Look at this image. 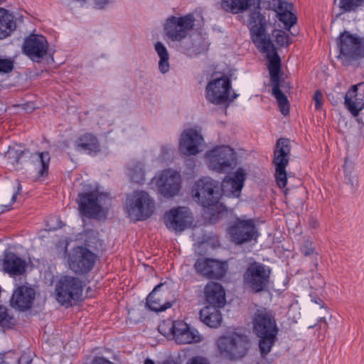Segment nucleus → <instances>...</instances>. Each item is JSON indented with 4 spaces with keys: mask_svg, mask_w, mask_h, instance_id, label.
I'll return each instance as SVG.
<instances>
[{
    "mask_svg": "<svg viewBox=\"0 0 364 364\" xmlns=\"http://www.w3.org/2000/svg\"><path fill=\"white\" fill-rule=\"evenodd\" d=\"M246 24L252 41L260 52L267 53V58L277 52L269 35L267 34L268 23L265 16L261 13L260 8L249 11Z\"/></svg>",
    "mask_w": 364,
    "mask_h": 364,
    "instance_id": "obj_1",
    "label": "nucleus"
},
{
    "mask_svg": "<svg viewBox=\"0 0 364 364\" xmlns=\"http://www.w3.org/2000/svg\"><path fill=\"white\" fill-rule=\"evenodd\" d=\"M253 330L259 338V348L262 356L267 355L277 341L278 328L274 316L267 311H257L253 319Z\"/></svg>",
    "mask_w": 364,
    "mask_h": 364,
    "instance_id": "obj_2",
    "label": "nucleus"
},
{
    "mask_svg": "<svg viewBox=\"0 0 364 364\" xmlns=\"http://www.w3.org/2000/svg\"><path fill=\"white\" fill-rule=\"evenodd\" d=\"M203 18L200 12L195 11L185 16L168 17L164 24V33L171 41H181L193 29H198L203 25Z\"/></svg>",
    "mask_w": 364,
    "mask_h": 364,
    "instance_id": "obj_3",
    "label": "nucleus"
},
{
    "mask_svg": "<svg viewBox=\"0 0 364 364\" xmlns=\"http://www.w3.org/2000/svg\"><path fill=\"white\" fill-rule=\"evenodd\" d=\"M268 70L270 76V81L272 85V95L276 98L280 112L284 116L289 113V102L287 96L284 94L291 88L290 83L282 78L283 71L281 68V59L277 52L269 55Z\"/></svg>",
    "mask_w": 364,
    "mask_h": 364,
    "instance_id": "obj_4",
    "label": "nucleus"
},
{
    "mask_svg": "<svg viewBox=\"0 0 364 364\" xmlns=\"http://www.w3.org/2000/svg\"><path fill=\"white\" fill-rule=\"evenodd\" d=\"M193 196L203 207L217 213L220 211L222 204L219 200L222 194L218 181L210 178L198 180L193 189Z\"/></svg>",
    "mask_w": 364,
    "mask_h": 364,
    "instance_id": "obj_5",
    "label": "nucleus"
},
{
    "mask_svg": "<svg viewBox=\"0 0 364 364\" xmlns=\"http://www.w3.org/2000/svg\"><path fill=\"white\" fill-rule=\"evenodd\" d=\"M271 272L270 267L262 263H250L243 274L244 287L254 294L268 291Z\"/></svg>",
    "mask_w": 364,
    "mask_h": 364,
    "instance_id": "obj_6",
    "label": "nucleus"
},
{
    "mask_svg": "<svg viewBox=\"0 0 364 364\" xmlns=\"http://www.w3.org/2000/svg\"><path fill=\"white\" fill-rule=\"evenodd\" d=\"M154 208V201L145 191H135L127 198L126 209L132 220H146L152 215Z\"/></svg>",
    "mask_w": 364,
    "mask_h": 364,
    "instance_id": "obj_7",
    "label": "nucleus"
},
{
    "mask_svg": "<svg viewBox=\"0 0 364 364\" xmlns=\"http://www.w3.org/2000/svg\"><path fill=\"white\" fill-rule=\"evenodd\" d=\"M205 155L210 168L218 173H228L236 166L235 152L228 146H217Z\"/></svg>",
    "mask_w": 364,
    "mask_h": 364,
    "instance_id": "obj_8",
    "label": "nucleus"
},
{
    "mask_svg": "<svg viewBox=\"0 0 364 364\" xmlns=\"http://www.w3.org/2000/svg\"><path fill=\"white\" fill-rule=\"evenodd\" d=\"M290 152L289 139H279L275 144L272 164L275 167L276 181L279 188H284L287 183L286 168L289 164Z\"/></svg>",
    "mask_w": 364,
    "mask_h": 364,
    "instance_id": "obj_9",
    "label": "nucleus"
},
{
    "mask_svg": "<svg viewBox=\"0 0 364 364\" xmlns=\"http://www.w3.org/2000/svg\"><path fill=\"white\" fill-rule=\"evenodd\" d=\"M230 240L236 245H243L256 240L257 229L252 219L237 218L231 222L227 229Z\"/></svg>",
    "mask_w": 364,
    "mask_h": 364,
    "instance_id": "obj_10",
    "label": "nucleus"
},
{
    "mask_svg": "<svg viewBox=\"0 0 364 364\" xmlns=\"http://www.w3.org/2000/svg\"><path fill=\"white\" fill-rule=\"evenodd\" d=\"M249 339L247 336L232 333L223 336L218 341V348L230 360L240 359L244 357L247 351Z\"/></svg>",
    "mask_w": 364,
    "mask_h": 364,
    "instance_id": "obj_11",
    "label": "nucleus"
},
{
    "mask_svg": "<svg viewBox=\"0 0 364 364\" xmlns=\"http://www.w3.org/2000/svg\"><path fill=\"white\" fill-rule=\"evenodd\" d=\"M337 44L341 58L351 60L364 57V41L356 35L348 31L341 33Z\"/></svg>",
    "mask_w": 364,
    "mask_h": 364,
    "instance_id": "obj_12",
    "label": "nucleus"
},
{
    "mask_svg": "<svg viewBox=\"0 0 364 364\" xmlns=\"http://www.w3.org/2000/svg\"><path fill=\"white\" fill-rule=\"evenodd\" d=\"M57 300L63 305L71 300L77 301L82 293V282L79 278L70 276L62 277L55 286Z\"/></svg>",
    "mask_w": 364,
    "mask_h": 364,
    "instance_id": "obj_13",
    "label": "nucleus"
},
{
    "mask_svg": "<svg viewBox=\"0 0 364 364\" xmlns=\"http://www.w3.org/2000/svg\"><path fill=\"white\" fill-rule=\"evenodd\" d=\"M96 255L90 250L83 247L74 248L69 255L70 268L77 274H85L94 267Z\"/></svg>",
    "mask_w": 364,
    "mask_h": 364,
    "instance_id": "obj_14",
    "label": "nucleus"
},
{
    "mask_svg": "<svg viewBox=\"0 0 364 364\" xmlns=\"http://www.w3.org/2000/svg\"><path fill=\"white\" fill-rule=\"evenodd\" d=\"M231 89L230 78L223 75L210 80L205 88L207 100L215 105H223L229 100V91Z\"/></svg>",
    "mask_w": 364,
    "mask_h": 364,
    "instance_id": "obj_15",
    "label": "nucleus"
},
{
    "mask_svg": "<svg viewBox=\"0 0 364 364\" xmlns=\"http://www.w3.org/2000/svg\"><path fill=\"white\" fill-rule=\"evenodd\" d=\"M48 43L42 35L31 34L24 39L22 52L33 62H40L47 54Z\"/></svg>",
    "mask_w": 364,
    "mask_h": 364,
    "instance_id": "obj_16",
    "label": "nucleus"
},
{
    "mask_svg": "<svg viewBox=\"0 0 364 364\" xmlns=\"http://www.w3.org/2000/svg\"><path fill=\"white\" fill-rule=\"evenodd\" d=\"M194 267L196 272L208 279H222L228 270L227 262L201 257L198 258Z\"/></svg>",
    "mask_w": 364,
    "mask_h": 364,
    "instance_id": "obj_17",
    "label": "nucleus"
},
{
    "mask_svg": "<svg viewBox=\"0 0 364 364\" xmlns=\"http://www.w3.org/2000/svg\"><path fill=\"white\" fill-rule=\"evenodd\" d=\"M181 182L180 173L168 169L162 171L156 181V185L163 196L171 198L180 191Z\"/></svg>",
    "mask_w": 364,
    "mask_h": 364,
    "instance_id": "obj_18",
    "label": "nucleus"
},
{
    "mask_svg": "<svg viewBox=\"0 0 364 364\" xmlns=\"http://www.w3.org/2000/svg\"><path fill=\"white\" fill-rule=\"evenodd\" d=\"M191 218L188 208L178 207L171 209L165 214L164 223L168 229L181 232L188 227Z\"/></svg>",
    "mask_w": 364,
    "mask_h": 364,
    "instance_id": "obj_19",
    "label": "nucleus"
},
{
    "mask_svg": "<svg viewBox=\"0 0 364 364\" xmlns=\"http://www.w3.org/2000/svg\"><path fill=\"white\" fill-rule=\"evenodd\" d=\"M245 180V173L239 168L232 176H226L220 185L221 194L228 197L238 198L240 196Z\"/></svg>",
    "mask_w": 364,
    "mask_h": 364,
    "instance_id": "obj_20",
    "label": "nucleus"
},
{
    "mask_svg": "<svg viewBox=\"0 0 364 364\" xmlns=\"http://www.w3.org/2000/svg\"><path fill=\"white\" fill-rule=\"evenodd\" d=\"M98 193L95 192L80 193L77 203L80 213L87 218H95L102 210V205L99 203Z\"/></svg>",
    "mask_w": 364,
    "mask_h": 364,
    "instance_id": "obj_21",
    "label": "nucleus"
},
{
    "mask_svg": "<svg viewBox=\"0 0 364 364\" xmlns=\"http://www.w3.org/2000/svg\"><path fill=\"white\" fill-rule=\"evenodd\" d=\"M203 141L202 135L194 129L184 131L179 143L180 151L186 156L196 155L199 153V146Z\"/></svg>",
    "mask_w": 364,
    "mask_h": 364,
    "instance_id": "obj_22",
    "label": "nucleus"
},
{
    "mask_svg": "<svg viewBox=\"0 0 364 364\" xmlns=\"http://www.w3.org/2000/svg\"><path fill=\"white\" fill-rule=\"evenodd\" d=\"M171 332L175 341L178 344L197 343L201 340L198 331L183 321L173 322Z\"/></svg>",
    "mask_w": 364,
    "mask_h": 364,
    "instance_id": "obj_23",
    "label": "nucleus"
},
{
    "mask_svg": "<svg viewBox=\"0 0 364 364\" xmlns=\"http://www.w3.org/2000/svg\"><path fill=\"white\" fill-rule=\"evenodd\" d=\"M345 106L353 117L364 109V82L353 85L345 96Z\"/></svg>",
    "mask_w": 364,
    "mask_h": 364,
    "instance_id": "obj_24",
    "label": "nucleus"
},
{
    "mask_svg": "<svg viewBox=\"0 0 364 364\" xmlns=\"http://www.w3.org/2000/svg\"><path fill=\"white\" fill-rule=\"evenodd\" d=\"M35 296L36 292L33 288L20 286L13 292L11 306L21 311H25L33 306Z\"/></svg>",
    "mask_w": 364,
    "mask_h": 364,
    "instance_id": "obj_25",
    "label": "nucleus"
},
{
    "mask_svg": "<svg viewBox=\"0 0 364 364\" xmlns=\"http://www.w3.org/2000/svg\"><path fill=\"white\" fill-rule=\"evenodd\" d=\"M26 154L27 156V162L31 164L38 176L43 177L48 175L50 161V156L48 151H36L33 153L29 150H26Z\"/></svg>",
    "mask_w": 364,
    "mask_h": 364,
    "instance_id": "obj_26",
    "label": "nucleus"
},
{
    "mask_svg": "<svg viewBox=\"0 0 364 364\" xmlns=\"http://www.w3.org/2000/svg\"><path fill=\"white\" fill-rule=\"evenodd\" d=\"M204 294L207 306L222 308L225 304V293L223 286L219 283L210 282L205 287Z\"/></svg>",
    "mask_w": 364,
    "mask_h": 364,
    "instance_id": "obj_27",
    "label": "nucleus"
},
{
    "mask_svg": "<svg viewBox=\"0 0 364 364\" xmlns=\"http://www.w3.org/2000/svg\"><path fill=\"white\" fill-rule=\"evenodd\" d=\"M261 0H222L221 8L233 14L243 13L251 8L259 9Z\"/></svg>",
    "mask_w": 364,
    "mask_h": 364,
    "instance_id": "obj_28",
    "label": "nucleus"
},
{
    "mask_svg": "<svg viewBox=\"0 0 364 364\" xmlns=\"http://www.w3.org/2000/svg\"><path fill=\"white\" fill-rule=\"evenodd\" d=\"M26 262L13 252H6L3 261L4 270L13 276L23 274L26 271Z\"/></svg>",
    "mask_w": 364,
    "mask_h": 364,
    "instance_id": "obj_29",
    "label": "nucleus"
},
{
    "mask_svg": "<svg viewBox=\"0 0 364 364\" xmlns=\"http://www.w3.org/2000/svg\"><path fill=\"white\" fill-rule=\"evenodd\" d=\"M75 146L77 151L87 152L90 154H97L100 151V146L97 137L89 133L78 137L75 142Z\"/></svg>",
    "mask_w": 364,
    "mask_h": 364,
    "instance_id": "obj_30",
    "label": "nucleus"
},
{
    "mask_svg": "<svg viewBox=\"0 0 364 364\" xmlns=\"http://www.w3.org/2000/svg\"><path fill=\"white\" fill-rule=\"evenodd\" d=\"M219 309L215 306H204L199 312L200 321L210 328L218 327L222 321Z\"/></svg>",
    "mask_w": 364,
    "mask_h": 364,
    "instance_id": "obj_31",
    "label": "nucleus"
},
{
    "mask_svg": "<svg viewBox=\"0 0 364 364\" xmlns=\"http://www.w3.org/2000/svg\"><path fill=\"white\" fill-rule=\"evenodd\" d=\"M163 286V284L156 285L146 298V306L151 311L156 312L164 311L172 306L170 301L161 303V296L158 293Z\"/></svg>",
    "mask_w": 364,
    "mask_h": 364,
    "instance_id": "obj_32",
    "label": "nucleus"
},
{
    "mask_svg": "<svg viewBox=\"0 0 364 364\" xmlns=\"http://www.w3.org/2000/svg\"><path fill=\"white\" fill-rule=\"evenodd\" d=\"M16 28L14 16L5 9H0V39L7 37Z\"/></svg>",
    "mask_w": 364,
    "mask_h": 364,
    "instance_id": "obj_33",
    "label": "nucleus"
},
{
    "mask_svg": "<svg viewBox=\"0 0 364 364\" xmlns=\"http://www.w3.org/2000/svg\"><path fill=\"white\" fill-rule=\"evenodd\" d=\"M154 48L159 57V69L163 74L169 70V54L166 46L160 41L154 44Z\"/></svg>",
    "mask_w": 364,
    "mask_h": 364,
    "instance_id": "obj_34",
    "label": "nucleus"
},
{
    "mask_svg": "<svg viewBox=\"0 0 364 364\" xmlns=\"http://www.w3.org/2000/svg\"><path fill=\"white\" fill-rule=\"evenodd\" d=\"M27 149L22 150L21 149H16V147L9 146L7 151L5 152L4 157L11 164H26L27 163V156L26 151Z\"/></svg>",
    "mask_w": 364,
    "mask_h": 364,
    "instance_id": "obj_35",
    "label": "nucleus"
},
{
    "mask_svg": "<svg viewBox=\"0 0 364 364\" xmlns=\"http://www.w3.org/2000/svg\"><path fill=\"white\" fill-rule=\"evenodd\" d=\"M128 175L132 182L142 183L144 181L143 164L141 162H136L129 166Z\"/></svg>",
    "mask_w": 364,
    "mask_h": 364,
    "instance_id": "obj_36",
    "label": "nucleus"
},
{
    "mask_svg": "<svg viewBox=\"0 0 364 364\" xmlns=\"http://www.w3.org/2000/svg\"><path fill=\"white\" fill-rule=\"evenodd\" d=\"M16 323V320L13 315L9 313L7 308L0 306V326L3 328H11Z\"/></svg>",
    "mask_w": 364,
    "mask_h": 364,
    "instance_id": "obj_37",
    "label": "nucleus"
},
{
    "mask_svg": "<svg viewBox=\"0 0 364 364\" xmlns=\"http://www.w3.org/2000/svg\"><path fill=\"white\" fill-rule=\"evenodd\" d=\"M343 168L346 183L350 186L351 189L354 191L357 190L358 186V181L352 175L353 167L351 163L348 162V160L346 159Z\"/></svg>",
    "mask_w": 364,
    "mask_h": 364,
    "instance_id": "obj_38",
    "label": "nucleus"
},
{
    "mask_svg": "<svg viewBox=\"0 0 364 364\" xmlns=\"http://www.w3.org/2000/svg\"><path fill=\"white\" fill-rule=\"evenodd\" d=\"M269 5L271 9L275 11L278 16L285 12H291L293 8L292 4L282 0H272Z\"/></svg>",
    "mask_w": 364,
    "mask_h": 364,
    "instance_id": "obj_39",
    "label": "nucleus"
},
{
    "mask_svg": "<svg viewBox=\"0 0 364 364\" xmlns=\"http://www.w3.org/2000/svg\"><path fill=\"white\" fill-rule=\"evenodd\" d=\"M363 1V0H340L339 8L341 13L337 15V17L344 13L355 11L361 5Z\"/></svg>",
    "mask_w": 364,
    "mask_h": 364,
    "instance_id": "obj_40",
    "label": "nucleus"
},
{
    "mask_svg": "<svg viewBox=\"0 0 364 364\" xmlns=\"http://www.w3.org/2000/svg\"><path fill=\"white\" fill-rule=\"evenodd\" d=\"M14 69V60L11 58H0V74H9Z\"/></svg>",
    "mask_w": 364,
    "mask_h": 364,
    "instance_id": "obj_41",
    "label": "nucleus"
},
{
    "mask_svg": "<svg viewBox=\"0 0 364 364\" xmlns=\"http://www.w3.org/2000/svg\"><path fill=\"white\" fill-rule=\"evenodd\" d=\"M272 35L275 38L277 43L280 46H287L289 43V36L282 30H274Z\"/></svg>",
    "mask_w": 364,
    "mask_h": 364,
    "instance_id": "obj_42",
    "label": "nucleus"
},
{
    "mask_svg": "<svg viewBox=\"0 0 364 364\" xmlns=\"http://www.w3.org/2000/svg\"><path fill=\"white\" fill-rule=\"evenodd\" d=\"M279 19L289 28L293 26L296 22V17L291 12H285L284 14H280Z\"/></svg>",
    "mask_w": 364,
    "mask_h": 364,
    "instance_id": "obj_43",
    "label": "nucleus"
},
{
    "mask_svg": "<svg viewBox=\"0 0 364 364\" xmlns=\"http://www.w3.org/2000/svg\"><path fill=\"white\" fill-rule=\"evenodd\" d=\"M191 49V52L195 54L200 53L208 49V44L204 41L200 43V42H198V41H195V42L193 43Z\"/></svg>",
    "mask_w": 364,
    "mask_h": 364,
    "instance_id": "obj_44",
    "label": "nucleus"
},
{
    "mask_svg": "<svg viewBox=\"0 0 364 364\" xmlns=\"http://www.w3.org/2000/svg\"><path fill=\"white\" fill-rule=\"evenodd\" d=\"M315 101V107L316 109H321L322 107L323 95L320 90H316L314 95Z\"/></svg>",
    "mask_w": 364,
    "mask_h": 364,
    "instance_id": "obj_45",
    "label": "nucleus"
},
{
    "mask_svg": "<svg viewBox=\"0 0 364 364\" xmlns=\"http://www.w3.org/2000/svg\"><path fill=\"white\" fill-rule=\"evenodd\" d=\"M187 364H210L209 360L202 356L193 357Z\"/></svg>",
    "mask_w": 364,
    "mask_h": 364,
    "instance_id": "obj_46",
    "label": "nucleus"
},
{
    "mask_svg": "<svg viewBox=\"0 0 364 364\" xmlns=\"http://www.w3.org/2000/svg\"><path fill=\"white\" fill-rule=\"evenodd\" d=\"M92 364H114L112 362L105 359L102 357H97L95 358Z\"/></svg>",
    "mask_w": 364,
    "mask_h": 364,
    "instance_id": "obj_47",
    "label": "nucleus"
},
{
    "mask_svg": "<svg viewBox=\"0 0 364 364\" xmlns=\"http://www.w3.org/2000/svg\"><path fill=\"white\" fill-rule=\"evenodd\" d=\"M17 183H18V185H17V191L12 196L11 200V203H14L16 201L17 196L18 194H20V193L21 191V189H22L21 185V183H20V182L18 181H17Z\"/></svg>",
    "mask_w": 364,
    "mask_h": 364,
    "instance_id": "obj_48",
    "label": "nucleus"
},
{
    "mask_svg": "<svg viewBox=\"0 0 364 364\" xmlns=\"http://www.w3.org/2000/svg\"><path fill=\"white\" fill-rule=\"evenodd\" d=\"M301 252H302V254L307 257V256H310L312 254H314V249L313 247H304L302 250H301Z\"/></svg>",
    "mask_w": 364,
    "mask_h": 364,
    "instance_id": "obj_49",
    "label": "nucleus"
},
{
    "mask_svg": "<svg viewBox=\"0 0 364 364\" xmlns=\"http://www.w3.org/2000/svg\"><path fill=\"white\" fill-rule=\"evenodd\" d=\"M95 1L99 9L104 8L107 4L109 3V0H95Z\"/></svg>",
    "mask_w": 364,
    "mask_h": 364,
    "instance_id": "obj_50",
    "label": "nucleus"
},
{
    "mask_svg": "<svg viewBox=\"0 0 364 364\" xmlns=\"http://www.w3.org/2000/svg\"><path fill=\"white\" fill-rule=\"evenodd\" d=\"M31 360L25 355H22L18 360V364H31Z\"/></svg>",
    "mask_w": 364,
    "mask_h": 364,
    "instance_id": "obj_51",
    "label": "nucleus"
},
{
    "mask_svg": "<svg viewBox=\"0 0 364 364\" xmlns=\"http://www.w3.org/2000/svg\"><path fill=\"white\" fill-rule=\"evenodd\" d=\"M11 205H3L0 207V213L10 210Z\"/></svg>",
    "mask_w": 364,
    "mask_h": 364,
    "instance_id": "obj_52",
    "label": "nucleus"
},
{
    "mask_svg": "<svg viewBox=\"0 0 364 364\" xmlns=\"http://www.w3.org/2000/svg\"><path fill=\"white\" fill-rule=\"evenodd\" d=\"M96 235H97V232L93 230H87L85 231V235L95 236Z\"/></svg>",
    "mask_w": 364,
    "mask_h": 364,
    "instance_id": "obj_53",
    "label": "nucleus"
},
{
    "mask_svg": "<svg viewBox=\"0 0 364 364\" xmlns=\"http://www.w3.org/2000/svg\"><path fill=\"white\" fill-rule=\"evenodd\" d=\"M144 364H155V363L152 360L147 358L145 360Z\"/></svg>",
    "mask_w": 364,
    "mask_h": 364,
    "instance_id": "obj_54",
    "label": "nucleus"
},
{
    "mask_svg": "<svg viewBox=\"0 0 364 364\" xmlns=\"http://www.w3.org/2000/svg\"><path fill=\"white\" fill-rule=\"evenodd\" d=\"M164 364H178V363L173 360H166L164 362Z\"/></svg>",
    "mask_w": 364,
    "mask_h": 364,
    "instance_id": "obj_55",
    "label": "nucleus"
},
{
    "mask_svg": "<svg viewBox=\"0 0 364 364\" xmlns=\"http://www.w3.org/2000/svg\"><path fill=\"white\" fill-rule=\"evenodd\" d=\"M237 97V95H236L235 93H234L232 96V97L230 99V101H232L234 100L235 99H236Z\"/></svg>",
    "mask_w": 364,
    "mask_h": 364,
    "instance_id": "obj_56",
    "label": "nucleus"
}]
</instances>
